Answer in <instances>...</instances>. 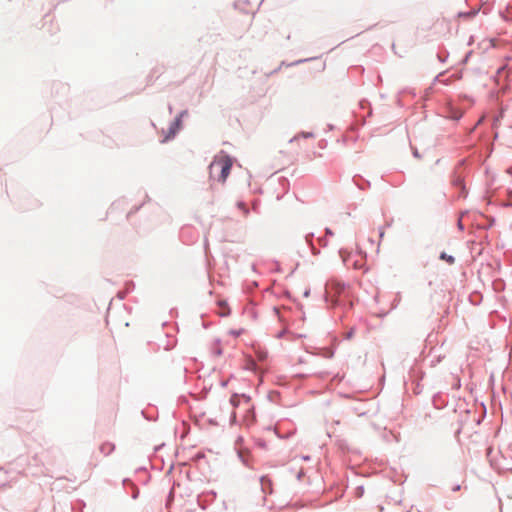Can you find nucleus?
I'll use <instances>...</instances> for the list:
<instances>
[{
	"instance_id": "39448f33",
	"label": "nucleus",
	"mask_w": 512,
	"mask_h": 512,
	"mask_svg": "<svg viewBox=\"0 0 512 512\" xmlns=\"http://www.w3.org/2000/svg\"><path fill=\"white\" fill-rule=\"evenodd\" d=\"M219 308L220 309H219L218 313H219L220 316H227V315H229L230 309H229L228 305L225 302L220 301L219 302Z\"/></svg>"
},
{
	"instance_id": "f03ea898",
	"label": "nucleus",
	"mask_w": 512,
	"mask_h": 512,
	"mask_svg": "<svg viewBox=\"0 0 512 512\" xmlns=\"http://www.w3.org/2000/svg\"><path fill=\"white\" fill-rule=\"evenodd\" d=\"M344 289V284L336 279H331L326 284V291L332 297L340 295L344 291Z\"/></svg>"
},
{
	"instance_id": "1a4fd4ad",
	"label": "nucleus",
	"mask_w": 512,
	"mask_h": 512,
	"mask_svg": "<svg viewBox=\"0 0 512 512\" xmlns=\"http://www.w3.org/2000/svg\"><path fill=\"white\" fill-rule=\"evenodd\" d=\"M508 173H510L512 175V169L508 170Z\"/></svg>"
},
{
	"instance_id": "423d86ee",
	"label": "nucleus",
	"mask_w": 512,
	"mask_h": 512,
	"mask_svg": "<svg viewBox=\"0 0 512 512\" xmlns=\"http://www.w3.org/2000/svg\"><path fill=\"white\" fill-rule=\"evenodd\" d=\"M100 450L105 454V455H109L113 450H114V445L111 444V443H103L101 446H100Z\"/></svg>"
},
{
	"instance_id": "f257e3e1",
	"label": "nucleus",
	"mask_w": 512,
	"mask_h": 512,
	"mask_svg": "<svg viewBox=\"0 0 512 512\" xmlns=\"http://www.w3.org/2000/svg\"><path fill=\"white\" fill-rule=\"evenodd\" d=\"M232 166L233 160L231 157L226 154H219L214 157L209 166L210 177L224 183L230 174Z\"/></svg>"
},
{
	"instance_id": "7ed1b4c3",
	"label": "nucleus",
	"mask_w": 512,
	"mask_h": 512,
	"mask_svg": "<svg viewBox=\"0 0 512 512\" xmlns=\"http://www.w3.org/2000/svg\"><path fill=\"white\" fill-rule=\"evenodd\" d=\"M179 125H180V119H176L172 124H171V127H170V134L169 136H167L164 141L168 140L170 137H173L177 130L179 129Z\"/></svg>"
},
{
	"instance_id": "20e7f679",
	"label": "nucleus",
	"mask_w": 512,
	"mask_h": 512,
	"mask_svg": "<svg viewBox=\"0 0 512 512\" xmlns=\"http://www.w3.org/2000/svg\"><path fill=\"white\" fill-rule=\"evenodd\" d=\"M240 401H244V403L249 407L250 406V403H249V398L248 397H245V396H242V397H239L237 395L233 396L231 398V403L232 405L234 406H237Z\"/></svg>"
},
{
	"instance_id": "6e6552de",
	"label": "nucleus",
	"mask_w": 512,
	"mask_h": 512,
	"mask_svg": "<svg viewBox=\"0 0 512 512\" xmlns=\"http://www.w3.org/2000/svg\"><path fill=\"white\" fill-rule=\"evenodd\" d=\"M236 336H238L240 333L238 331L233 332Z\"/></svg>"
},
{
	"instance_id": "0eeeda50",
	"label": "nucleus",
	"mask_w": 512,
	"mask_h": 512,
	"mask_svg": "<svg viewBox=\"0 0 512 512\" xmlns=\"http://www.w3.org/2000/svg\"><path fill=\"white\" fill-rule=\"evenodd\" d=\"M440 258L442 260H445L449 264H453L455 262V259L453 256L446 254L445 252L441 253Z\"/></svg>"
}]
</instances>
